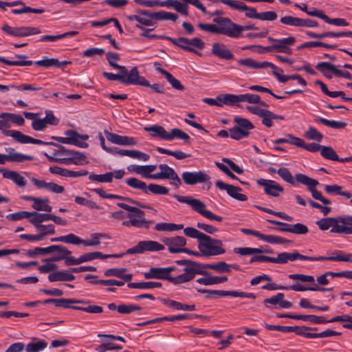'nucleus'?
<instances>
[{
    "label": "nucleus",
    "instance_id": "obj_12",
    "mask_svg": "<svg viewBox=\"0 0 352 352\" xmlns=\"http://www.w3.org/2000/svg\"><path fill=\"white\" fill-rule=\"evenodd\" d=\"M45 155L50 162H56L60 164H76L82 165L86 160V155L78 151L72 150L69 157L67 158H60L50 157L48 154L45 153Z\"/></svg>",
    "mask_w": 352,
    "mask_h": 352
},
{
    "label": "nucleus",
    "instance_id": "obj_50",
    "mask_svg": "<svg viewBox=\"0 0 352 352\" xmlns=\"http://www.w3.org/2000/svg\"><path fill=\"white\" fill-rule=\"evenodd\" d=\"M175 138L181 139L187 142L189 140L190 136L181 129L175 128L173 129L170 132H167L166 140L170 141Z\"/></svg>",
    "mask_w": 352,
    "mask_h": 352
},
{
    "label": "nucleus",
    "instance_id": "obj_7",
    "mask_svg": "<svg viewBox=\"0 0 352 352\" xmlns=\"http://www.w3.org/2000/svg\"><path fill=\"white\" fill-rule=\"evenodd\" d=\"M213 21L218 25L209 23H199L198 27L204 31L214 33L217 34H223L230 37V19L227 17H217L213 19Z\"/></svg>",
    "mask_w": 352,
    "mask_h": 352
},
{
    "label": "nucleus",
    "instance_id": "obj_36",
    "mask_svg": "<svg viewBox=\"0 0 352 352\" xmlns=\"http://www.w3.org/2000/svg\"><path fill=\"white\" fill-rule=\"evenodd\" d=\"M111 143L123 146H133L137 144V140L132 137L111 133Z\"/></svg>",
    "mask_w": 352,
    "mask_h": 352
},
{
    "label": "nucleus",
    "instance_id": "obj_26",
    "mask_svg": "<svg viewBox=\"0 0 352 352\" xmlns=\"http://www.w3.org/2000/svg\"><path fill=\"white\" fill-rule=\"evenodd\" d=\"M342 261L352 263V253L346 254L341 250H336L329 256H318V261Z\"/></svg>",
    "mask_w": 352,
    "mask_h": 352
},
{
    "label": "nucleus",
    "instance_id": "obj_40",
    "mask_svg": "<svg viewBox=\"0 0 352 352\" xmlns=\"http://www.w3.org/2000/svg\"><path fill=\"white\" fill-rule=\"evenodd\" d=\"M162 284L160 282L148 281V282H140V283H129L127 287L129 288L141 289H148L153 288H160Z\"/></svg>",
    "mask_w": 352,
    "mask_h": 352
},
{
    "label": "nucleus",
    "instance_id": "obj_35",
    "mask_svg": "<svg viewBox=\"0 0 352 352\" xmlns=\"http://www.w3.org/2000/svg\"><path fill=\"white\" fill-rule=\"evenodd\" d=\"M206 277L199 278L197 279V282L204 285H212L225 283L228 280V277L226 276H213L210 275H205Z\"/></svg>",
    "mask_w": 352,
    "mask_h": 352
},
{
    "label": "nucleus",
    "instance_id": "obj_43",
    "mask_svg": "<svg viewBox=\"0 0 352 352\" xmlns=\"http://www.w3.org/2000/svg\"><path fill=\"white\" fill-rule=\"evenodd\" d=\"M87 304V302L82 300H75L72 298H56L55 306L66 309H72V304Z\"/></svg>",
    "mask_w": 352,
    "mask_h": 352
},
{
    "label": "nucleus",
    "instance_id": "obj_3",
    "mask_svg": "<svg viewBox=\"0 0 352 352\" xmlns=\"http://www.w3.org/2000/svg\"><path fill=\"white\" fill-rule=\"evenodd\" d=\"M118 205L130 212L129 214V220L123 221V225L126 226L148 228L150 225L153 223V221L145 220L144 212L138 208L131 206L125 204H118Z\"/></svg>",
    "mask_w": 352,
    "mask_h": 352
},
{
    "label": "nucleus",
    "instance_id": "obj_54",
    "mask_svg": "<svg viewBox=\"0 0 352 352\" xmlns=\"http://www.w3.org/2000/svg\"><path fill=\"white\" fill-rule=\"evenodd\" d=\"M205 268L211 269L216 271L218 273H230V270L227 263L224 261H220L217 263L212 264H205Z\"/></svg>",
    "mask_w": 352,
    "mask_h": 352
},
{
    "label": "nucleus",
    "instance_id": "obj_29",
    "mask_svg": "<svg viewBox=\"0 0 352 352\" xmlns=\"http://www.w3.org/2000/svg\"><path fill=\"white\" fill-rule=\"evenodd\" d=\"M71 62L67 60L59 61L57 58H49L44 57L43 60H36L34 62V65L40 67H55L57 68H62L66 67Z\"/></svg>",
    "mask_w": 352,
    "mask_h": 352
},
{
    "label": "nucleus",
    "instance_id": "obj_14",
    "mask_svg": "<svg viewBox=\"0 0 352 352\" xmlns=\"http://www.w3.org/2000/svg\"><path fill=\"white\" fill-rule=\"evenodd\" d=\"M29 176L30 180L38 189L45 190L47 192L60 194L65 191V188L63 186L58 185L52 182H47L43 179H38L34 177H30V173H25Z\"/></svg>",
    "mask_w": 352,
    "mask_h": 352
},
{
    "label": "nucleus",
    "instance_id": "obj_27",
    "mask_svg": "<svg viewBox=\"0 0 352 352\" xmlns=\"http://www.w3.org/2000/svg\"><path fill=\"white\" fill-rule=\"evenodd\" d=\"M237 63L239 65L245 66L252 69H261L267 67H271L272 69L276 68V66L272 63L267 61L257 62L250 58L240 59L237 60Z\"/></svg>",
    "mask_w": 352,
    "mask_h": 352
},
{
    "label": "nucleus",
    "instance_id": "obj_30",
    "mask_svg": "<svg viewBox=\"0 0 352 352\" xmlns=\"http://www.w3.org/2000/svg\"><path fill=\"white\" fill-rule=\"evenodd\" d=\"M75 279V276L72 274L71 269L69 270H60L48 275L50 282L56 281H72Z\"/></svg>",
    "mask_w": 352,
    "mask_h": 352
},
{
    "label": "nucleus",
    "instance_id": "obj_9",
    "mask_svg": "<svg viewBox=\"0 0 352 352\" xmlns=\"http://www.w3.org/2000/svg\"><path fill=\"white\" fill-rule=\"evenodd\" d=\"M3 32L8 35L15 37H24L31 35L38 34L41 32L38 28L22 26V27H12L8 24H4L1 27Z\"/></svg>",
    "mask_w": 352,
    "mask_h": 352
},
{
    "label": "nucleus",
    "instance_id": "obj_33",
    "mask_svg": "<svg viewBox=\"0 0 352 352\" xmlns=\"http://www.w3.org/2000/svg\"><path fill=\"white\" fill-rule=\"evenodd\" d=\"M162 302L170 308H173L178 311H193L196 310L195 305H186L174 300L164 298Z\"/></svg>",
    "mask_w": 352,
    "mask_h": 352
},
{
    "label": "nucleus",
    "instance_id": "obj_56",
    "mask_svg": "<svg viewBox=\"0 0 352 352\" xmlns=\"http://www.w3.org/2000/svg\"><path fill=\"white\" fill-rule=\"evenodd\" d=\"M298 320L309 321L311 324H326L327 320L324 316H318L315 315H301L298 314Z\"/></svg>",
    "mask_w": 352,
    "mask_h": 352
},
{
    "label": "nucleus",
    "instance_id": "obj_37",
    "mask_svg": "<svg viewBox=\"0 0 352 352\" xmlns=\"http://www.w3.org/2000/svg\"><path fill=\"white\" fill-rule=\"evenodd\" d=\"M32 218L30 219V222L34 226V228L38 226V225H43L42 223L52 221V214L50 213H39L37 212H32Z\"/></svg>",
    "mask_w": 352,
    "mask_h": 352
},
{
    "label": "nucleus",
    "instance_id": "obj_24",
    "mask_svg": "<svg viewBox=\"0 0 352 352\" xmlns=\"http://www.w3.org/2000/svg\"><path fill=\"white\" fill-rule=\"evenodd\" d=\"M213 55L224 60H232L234 58V54L221 43H214L212 47Z\"/></svg>",
    "mask_w": 352,
    "mask_h": 352
},
{
    "label": "nucleus",
    "instance_id": "obj_32",
    "mask_svg": "<svg viewBox=\"0 0 352 352\" xmlns=\"http://www.w3.org/2000/svg\"><path fill=\"white\" fill-rule=\"evenodd\" d=\"M16 138V142L21 144H34L39 145H56V143L52 142H44L41 140L33 138L23 133H14Z\"/></svg>",
    "mask_w": 352,
    "mask_h": 352
},
{
    "label": "nucleus",
    "instance_id": "obj_6",
    "mask_svg": "<svg viewBox=\"0 0 352 352\" xmlns=\"http://www.w3.org/2000/svg\"><path fill=\"white\" fill-rule=\"evenodd\" d=\"M166 40L170 41L175 45L186 52H192L199 56H201V53L194 49L193 47L200 50H204L205 47V43L199 38L189 39L184 37H179L175 38L166 36Z\"/></svg>",
    "mask_w": 352,
    "mask_h": 352
},
{
    "label": "nucleus",
    "instance_id": "obj_1",
    "mask_svg": "<svg viewBox=\"0 0 352 352\" xmlns=\"http://www.w3.org/2000/svg\"><path fill=\"white\" fill-rule=\"evenodd\" d=\"M147 165L142 166L141 175L146 179H152L155 180H169L170 184L175 188H179L182 185V180L179 177L175 170L166 164L158 165L160 172L151 174Z\"/></svg>",
    "mask_w": 352,
    "mask_h": 352
},
{
    "label": "nucleus",
    "instance_id": "obj_4",
    "mask_svg": "<svg viewBox=\"0 0 352 352\" xmlns=\"http://www.w3.org/2000/svg\"><path fill=\"white\" fill-rule=\"evenodd\" d=\"M235 125L230 129V137L235 140H239L248 138L250 131L254 129V124L246 118L240 116H234Z\"/></svg>",
    "mask_w": 352,
    "mask_h": 352
},
{
    "label": "nucleus",
    "instance_id": "obj_19",
    "mask_svg": "<svg viewBox=\"0 0 352 352\" xmlns=\"http://www.w3.org/2000/svg\"><path fill=\"white\" fill-rule=\"evenodd\" d=\"M352 225V216L346 215L344 217H339L334 218L333 228L331 232L338 234H346L349 227Z\"/></svg>",
    "mask_w": 352,
    "mask_h": 352
},
{
    "label": "nucleus",
    "instance_id": "obj_21",
    "mask_svg": "<svg viewBox=\"0 0 352 352\" xmlns=\"http://www.w3.org/2000/svg\"><path fill=\"white\" fill-rule=\"evenodd\" d=\"M276 289H282V290H293L295 292H305V291H313V292H331L333 290V288H324L318 286V285H314L312 287H306L305 285H300L299 283H296L292 285L284 286L282 285H276Z\"/></svg>",
    "mask_w": 352,
    "mask_h": 352
},
{
    "label": "nucleus",
    "instance_id": "obj_28",
    "mask_svg": "<svg viewBox=\"0 0 352 352\" xmlns=\"http://www.w3.org/2000/svg\"><path fill=\"white\" fill-rule=\"evenodd\" d=\"M256 30H258V28L254 25H240L230 19V38H239L241 37L243 31Z\"/></svg>",
    "mask_w": 352,
    "mask_h": 352
},
{
    "label": "nucleus",
    "instance_id": "obj_18",
    "mask_svg": "<svg viewBox=\"0 0 352 352\" xmlns=\"http://www.w3.org/2000/svg\"><path fill=\"white\" fill-rule=\"evenodd\" d=\"M296 179L298 183L307 186L309 190L311 191L313 198H324L321 192L316 189V186L319 184L316 179L301 173L296 174Z\"/></svg>",
    "mask_w": 352,
    "mask_h": 352
},
{
    "label": "nucleus",
    "instance_id": "obj_39",
    "mask_svg": "<svg viewBox=\"0 0 352 352\" xmlns=\"http://www.w3.org/2000/svg\"><path fill=\"white\" fill-rule=\"evenodd\" d=\"M117 309L118 312L121 314H129L135 311L141 309V307L133 304H122L116 305L115 303H111V310Z\"/></svg>",
    "mask_w": 352,
    "mask_h": 352
},
{
    "label": "nucleus",
    "instance_id": "obj_48",
    "mask_svg": "<svg viewBox=\"0 0 352 352\" xmlns=\"http://www.w3.org/2000/svg\"><path fill=\"white\" fill-rule=\"evenodd\" d=\"M315 121L316 122L323 124L325 126L336 129H343L346 126V122L341 121L329 120L326 118L320 117L316 118Z\"/></svg>",
    "mask_w": 352,
    "mask_h": 352
},
{
    "label": "nucleus",
    "instance_id": "obj_55",
    "mask_svg": "<svg viewBox=\"0 0 352 352\" xmlns=\"http://www.w3.org/2000/svg\"><path fill=\"white\" fill-rule=\"evenodd\" d=\"M296 146L305 149L306 151L312 152V153L320 151L321 148H322V145L318 144L317 143L312 142L310 144H307L303 140H302L300 138H298V140L297 141Z\"/></svg>",
    "mask_w": 352,
    "mask_h": 352
},
{
    "label": "nucleus",
    "instance_id": "obj_64",
    "mask_svg": "<svg viewBox=\"0 0 352 352\" xmlns=\"http://www.w3.org/2000/svg\"><path fill=\"white\" fill-rule=\"evenodd\" d=\"M184 233L186 236L188 237L197 239L199 243L201 239H203V238L206 235V234L201 232L200 231L192 227H186V228H184Z\"/></svg>",
    "mask_w": 352,
    "mask_h": 352
},
{
    "label": "nucleus",
    "instance_id": "obj_10",
    "mask_svg": "<svg viewBox=\"0 0 352 352\" xmlns=\"http://www.w3.org/2000/svg\"><path fill=\"white\" fill-rule=\"evenodd\" d=\"M182 178L184 182L187 185H195L197 184L208 183V189L211 186L209 182L210 177L204 171H185L182 174Z\"/></svg>",
    "mask_w": 352,
    "mask_h": 352
},
{
    "label": "nucleus",
    "instance_id": "obj_16",
    "mask_svg": "<svg viewBox=\"0 0 352 352\" xmlns=\"http://www.w3.org/2000/svg\"><path fill=\"white\" fill-rule=\"evenodd\" d=\"M175 270V267H151L148 271L144 273L146 279H160L169 281L170 272Z\"/></svg>",
    "mask_w": 352,
    "mask_h": 352
},
{
    "label": "nucleus",
    "instance_id": "obj_20",
    "mask_svg": "<svg viewBox=\"0 0 352 352\" xmlns=\"http://www.w3.org/2000/svg\"><path fill=\"white\" fill-rule=\"evenodd\" d=\"M124 84L135 85L141 86H150L149 82L144 77L140 76L138 68L133 67L129 72L126 71V76Z\"/></svg>",
    "mask_w": 352,
    "mask_h": 352
},
{
    "label": "nucleus",
    "instance_id": "obj_58",
    "mask_svg": "<svg viewBox=\"0 0 352 352\" xmlns=\"http://www.w3.org/2000/svg\"><path fill=\"white\" fill-rule=\"evenodd\" d=\"M54 146H56L58 149L53 150L52 151H51V155H48L50 157L60 158L69 157V155L71 154L72 150L67 149L65 147L58 144H56V145Z\"/></svg>",
    "mask_w": 352,
    "mask_h": 352
},
{
    "label": "nucleus",
    "instance_id": "obj_61",
    "mask_svg": "<svg viewBox=\"0 0 352 352\" xmlns=\"http://www.w3.org/2000/svg\"><path fill=\"white\" fill-rule=\"evenodd\" d=\"M111 69L117 70L116 73L111 72V80H118L124 83L127 71L126 67L119 65V67H111Z\"/></svg>",
    "mask_w": 352,
    "mask_h": 352
},
{
    "label": "nucleus",
    "instance_id": "obj_41",
    "mask_svg": "<svg viewBox=\"0 0 352 352\" xmlns=\"http://www.w3.org/2000/svg\"><path fill=\"white\" fill-rule=\"evenodd\" d=\"M146 131L151 132V135L153 138H160L162 140H166L167 131L165 129L160 125H153L151 126L144 127Z\"/></svg>",
    "mask_w": 352,
    "mask_h": 352
},
{
    "label": "nucleus",
    "instance_id": "obj_63",
    "mask_svg": "<svg viewBox=\"0 0 352 352\" xmlns=\"http://www.w3.org/2000/svg\"><path fill=\"white\" fill-rule=\"evenodd\" d=\"M126 184L134 189H138L145 193L146 184L137 178L131 177L126 180Z\"/></svg>",
    "mask_w": 352,
    "mask_h": 352
},
{
    "label": "nucleus",
    "instance_id": "obj_17",
    "mask_svg": "<svg viewBox=\"0 0 352 352\" xmlns=\"http://www.w3.org/2000/svg\"><path fill=\"white\" fill-rule=\"evenodd\" d=\"M6 150L9 154L0 153V164H5L6 162H22L25 160L32 161L34 160V157L32 155L16 153L13 148H8Z\"/></svg>",
    "mask_w": 352,
    "mask_h": 352
},
{
    "label": "nucleus",
    "instance_id": "obj_57",
    "mask_svg": "<svg viewBox=\"0 0 352 352\" xmlns=\"http://www.w3.org/2000/svg\"><path fill=\"white\" fill-rule=\"evenodd\" d=\"M320 155L322 157L327 160H333V161H338L339 156L337 155L336 151L331 146H327L322 145V148L320 150Z\"/></svg>",
    "mask_w": 352,
    "mask_h": 352
},
{
    "label": "nucleus",
    "instance_id": "obj_25",
    "mask_svg": "<svg viewBox=\"0 0 352 352\" xmlns=\"http://www.w3.org/2000/svg\"><path fill=\"white\" fill-rule=\"evenodd\" d=\"M204 265L205 264L190 260L184 267V271L189 276H191L192 278L195 277L196 274L210 275L208 272L202 270L205 268Z\"/></svg>",
    "mask_w": 352,
    "mask_h": 352
},
{
    "label": "nucleus",
    "instance_id": "obj_52",
    "mask_svg": "<svg viewBox=\"0 0 352 352\" xmlns=\"http://www.w3.org/2000/svg\"><path fill=\"white\" fill-rule=\"evenodd\" d=\"M336 322H344L342 325L344 328L352 330V316L344 314L327 320V323Z\"/></svg>",
    "mask_w": 352,
    "mask_h": 352
},
{
    "label": "nucleus",
    "instance_id": "obj_45",
    "mask_svg": "<svg viewBox=\"0 0 352 352\" xmlns=\"http://www.w3.org/2000/svg\"><path fill=\"white\" fill-rule=\"evenodd\" d=\"M169 190L161 185L150 184L146 186L145 194L149 195L150 193L156 195H166L168 193Z\"/></svg>",
    "mask_w": 352,
    "mask_h": 352
},
{
    "label": "nucleus",
    "instance_id": "obj_38",
    "mask_svg": "<svg viewBox=\"0 0 352 352\" xmlns=\"http://www.w3.org/2000/svg\"><path fill=\"white\" fill-rule=\"evenodd\" d=\"M65 134L67 139H69L70 142H69V144L76 145L80 148L87 147L88 144L87 143L80 141V138H82V136L76 131L68 130L65 132Z\"/></svg>",
    "mask_w": 352,
    "mask_h": 352
},
{
    "label": "nucleus",
    "instance_id": "obj_62",
    "mask_svg": "<svg viewBox=\"0 0 352 352\" xmlns=\"http://www.w3.org/2000/svg\"><path fill=\"white\" fill-rule=\"evenodd\" d=\"M277 173L283 180L293 186H295L296 183H298L296 181V177H293L290 171L287 168H280L278 170Z\"/></svg>",
    "mask_w": 352,
    "mask_h": 352
},
{
    "label": "nucleus",
    "instance_id": "obj_44",
    "mask_svg": "<svg viewBox=\"0 0 352 352\" xmlns=\"http://www.w3.org/2000/svg\"><path fill=\"white\" fill-rule=\"evenodd\" d=\"M184 228L183 224H175L173 223H158L155 226V229L157 231L162 232H173L179 230Z\"/></svg>",
    "mask_w": 352,
    "mask_h": 352
},
{
    "label": "nucleus",
    "instance_id": "obj_22",
    "mask_svg": "<svg viewBox=\"0 0 352 352\" xmlns=\"http://www.w3.org/2000/svg\"><path fill=\"white\" fill-rule=\"evenodd\" d=\"M257 183L263 186L266 194L270 196L278 197L280 195V192L283 191V188L273 180L260 179Z\"/></svg>",
    "mask_w": 352,
    "mask_h": 352
},
{
    "label": "nucleus",
    "instance_id": "obj_5",
    "mask_svg": "<svg viewBox=\"0 0 352 352\" xmlns=\"http://www.w3.org/2000/svg\"><path fill=\"white\" fill-rule=\"evenodd\" d=\"M268 41L272 43V45L262 47V51H261L260 53L276 52L292 54V50L290 48V46L293 45L296 43V38L293 36H289L281 39L268 37Z\"/></svg>",
    "mask_w": 352,
    "mask_h": 352
},
{
    "label": "nucleus",
    "instance_id": "obj_46",
    "mask_svg": "<svg viewBox=\"0 0 352 352\" xmlns=\"http://www.w3.org/2000/svg\"><path fill=\"white\" fill-rule=\"evenodd\" d=\"M157 151L161 154H166L168 155L173 156L177 160H182L185 158L191 157L190 154L185 153L181 150L171 151V150H169L167 148L157 147Z\"/></svg>",
    "mask_w": 352,
    "mask_h": 352
},
{
    "label": "nucleus",
    "instance_id": "obj_23",
    "mask_svg": "<svg viewBox=\"0 0 352 352\" xmlns=\"http://www.w3.org/2000/svg\"><path fill=\"white\" fill-rule=\"evenodd\" d=\"M215 186L221 190H226L232 198H247L245 195L240 193L242 189L239 187L226 184L221 180L216 181Z\"/></svg>",
    "mask_w": 352,
    "mask_h": 352
},
{
    "label": "nucleus",
    "instance_id": "obj_13",
    "mask_svg": "<svg viewBox=\"0 0 352 352\" xmlns=\"http://www.w3.org/2000/svg\"><path fill=\"white\" fill-rule=\"evenodd\" d=\"M318 256H309L302 255L298 252H281L278 254L277 257H274V263L285 264L288 261H295L297 260L318 261Z\"/></svg>",
    "mask_w": 352,
    "mask_h": 352
},
{
    "label": "nucleus",
    "instance_id": "obj_31",
    "mask_svg": "<svg viewBox=\"0 0 352 352\" xmlns=\"http://www.w3.org/2000/svg\"><path fill=\"white\" fill-rule=\"evenodd\" d=\"M3 177L12 181L19 188H23L27 184L25 177L14 170H5L3 172Z\"/></svg>",
    "mask_w": 352,
    "mask_h": 352
},
{
    "label": "nucleus",
    "instance_id": "obj_34",
    "mask_svg": "<svg viewBox=\"0 0 352 352\" xmlns=\"http://www.w3.org/2000/svg\"><path fill=\"white\" fill-rule=\"evenodd\" d=\"M324 189L330 196H342L346 198H351L352 197V194L349 191L344 190V187L336 184L325 185Z\"/></svg>",
    "mask_w": 352,
    "mask_h": 352
},
{
    "label": "nucleus",
    "instance_id": "obj_60",
    "mask_svg": "<svg viewBox=\"0 0 352 352\" xmlns=\"http://www.w3.org/2000/svg\"><path fill=\"white\" fill-rule=\"evenodd\" d=\"M169 7L173 8L177 12L184 16L188 15V6L177 0H169Z\"/></svg>",
    "mask_w": 352,
    "mask_h": 352
},
{
    "label": "nucleus",
    "instance_id": "obj_47",
    "mask_svg": "<svg viewBox=\"0 0 352 352\" xmlns=\"http://www.w3.org/2000/svg\"><path fill=\"white\" fill-rule=\"evenodd\" d=\"M0 120V130L2 133L9 137H12L14 140L16 141V138L14 136V133H21V132L16 130H7V129L10 128L11 125L10 124L9 120L8 118H1Z\"/></svg>",
    "mask_w": 352,
    "mask_h": 352
},
{
    "label": "nucleus",
    "instance_id": "obj_15",
    "mask_svg": "<svg viewBox=\"0 0 352 352\" xmlns=\"http://www.w3.org/2000/svg\"><path fill=\"white\" fill-rule=\"evenodd\" d=\"M161 241L168 247L169 252L172 254L182 253V249L186 245V239L182 236L163 237Z\"/></svg>",
    "mask_w": 352,
    "mask_h": 352
},
{
    "label": "nucleus",
    "instance_id": "obj_8",
    "mask_svg": "<svg viewBox=\"0 0 352 352\" xmlns=\"http://www.w3.org/2000/svg\"><path fill=\"white\" fill-rule=\"evenodd\" d=\"M165 249L162 245L155 241H141L134 247L127 250L129 254H143L145 252H158Z\"/></svg>",
    "mask_w": 352,
    "mask_h": 352
},
{
    "label": "nucleus",
    "instance_id": "obj_51",
    "mask_svg": "<svg viewBox=\"0 0 352 352\" xmlns=\"http://www.w3.org/2000/svg\"><path fill=\"white\" fill-rule=\"evenodd\" d=\"M304 137L307 140L320 142L323 138V135L314 126H309L307 131L305 132Z\"/></svg>",
    "mask_w": 352,
    "mask_h": 352
},
{
    "label": "nucleus",
    "instance_id": "obj_53",
    "mask_svg": "<svg viewBox=\"0 0 352 352\" xmlns=\"http://www.w3.org/2000/svg\"><path fill=\"white\" fill-rule=\"evenodd\" d=\"M32 208L38 211L50 212L52 207L49 204L48 199H33Z\"/></svg>",
    "mask_w": 352,
    "mask_h": 352
},
{
    "label": "nucleus",
    "instance_id": "obj_11",
    "mask_svg": "<svg viewBox=\"0 0 352 352\" xmlns=\"http://www.w3.org/2000/svg\"><path fill=\"white\" fill-rule=\"evenodd\" d=\"M179 201L185 203L190 206L195 211L200 213L206 218L210 220H215L217 221H222L223 218L220 216L216 215L210 211L205 209V204L199 199H177Z\"/></svg>",
    "mask_w": 352,
    "mask_h": 352
},
{
    "label": "nucleus",
    "instance_id": "obj_59",
    "mask_svg": "<svg viewBox=\"0 0 352 352\" xmlns=\"http://www.w3.org/2000/svg\"><path fill=\"white\" fill-rule=\"evenodd\" d=\"M222 103L223 105L234 106L238 105L240 102V94L234 95L231 94H221Z\"/></svg>",
    "mask_w": 352,
    "mask_h": 352
},
{
    "label": "nucleus",
    "instance_id": "obj_49",
    "mask_svg": "<svg viewBox=\"0 0 352 352\" xmlns=\"http://www.w3.org/2000/svg\"><path fill=\"white\" fill-rule=\"evenodd\" d=\"M47 343L43 340H34L27 344L25 347L26 352H40L45 349Z\"/></svg>",
    "mask_w": 352,
    "mask_h": 352
},
{
    "label": "nucleus",
    "instance_id": "obj_42",
    "mask_svg": "<svg viewBox=\"0 0 352 352\" xmlns=\"http://www.w3.org/2000/svg\"><path fill=\"white\" fill-rule=\"evenodd\" d=\"M247 102L251 104H259L261 106L268 107L269 105L261 100L260 96L253 94H240V102Z\"/></svg>",
    "mask_w": 352,
    "mask_h": 352
},
{
    "label": "nucleus",
    "instance_id": "obj_2",
    "mask_svg": "<svg viewBox=\"0 0 352 352\" xmlns=\"http://www.w3.org/2000/svg\"><path fill=\"white\" fill-rule=\"evenodd\" d=\"M198 249L204 256H217L226 252L221 240L212 239L207 234L199 243Z\"/></svg>",
    "mask_w": 352,
    "mask_h": 352
}]
</instances>
